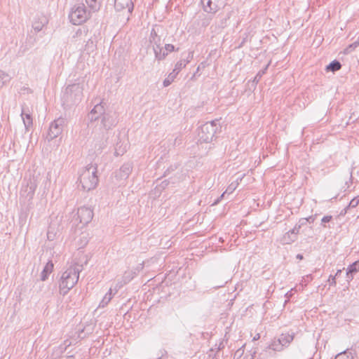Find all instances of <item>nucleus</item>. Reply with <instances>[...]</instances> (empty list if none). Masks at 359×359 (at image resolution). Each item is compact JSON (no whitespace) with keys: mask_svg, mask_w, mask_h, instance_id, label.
<instances>
[{"mask_svg":"<svg viewBox=\"0 0 359 359\" xmlns=\"http://www.w3.org/2000/svg\"><path fill=\"white\" fill-rule=\"evenodd\" d=\"M259 339V334H257L254 337L253 340H257V339Z\"/></svg>","mask_w":359,"mask_h":359,"instance_id":"46","label":"nucleus"},{"mask_svg":"<svg viewBox=\"0 0 359 359\" xmlns=\"http://www.w3.org/2000/svg\"><path fill=\"white\" fill-rule=\"evenodd\" d=\"M47 237L48 240H53V236H52L51 233L49 231L47 233Z\"/></svg>","mask_w":359,"mask_h":359,"instance_id":"42","label":"nucleus"},{"mask_svg":"<svg viewBox=\"0 0 359 359\" xmlns=\"http://www.w3.org/2000/svg\"><path fill=\"white\" fill-rule=\"evenodd\" d=\"M239 184V182H231L227 187V189H226V191L221 195L220 196V198H223L224 196L226 194H231L233 193L236 189L237 188V187L238 186Z\"/></svg>","mask_w":359,"mask_h":359,"instance_id":"27","label":"nucleus"},{"mask_svg":"<svg viewBox=\"0 0 359 359\" xmlns=\"http://www.w3.org/2000/svg\"><path fill=\"white\" fill-rule=\"evenodd\" d=\"M95 44L94 41L91 39H89L86 44L85 50L88 53H90L93 52L95 50Z\"/></svg>","mask_w":359,"mask_h":359,"instance_id":"31","label":"nucleus"},{"mask_svg":"<svg viewBox=\"0 0 359 359\" xmlns=\"http://www.w3.org/2000/svg\"><path fill=\"white\" fill-rule=\"evenodd\" d=\"M93 217V212L90 208L88 207H81L77 211V219L80 223L86 225L88 224Z\"/></svg>","mask_w":359,"mask_h":359,"instance_id":"11","label":"nucleus"},{"mask_svg":"<svg viewBox=\"0 0 359 359\" xmlns=\"http://www.w3.org/2000/svg\"><path fill=\"white\" fill-rule=\"evenodd\" d=\"M83 88L79 83L68 86L65 89V94L70 96L74 102L80 100L82 97Z\"/></svg>","mask_w":359,"mask_h":359,"instance_id":"10","label":"nucleus"},{"mask_svg":"<svg viewBox=\"0 0 359 359\" xmlns=\"http://www.w3.org/2000/svg\"><path fill=\"white\" fill-rule=\"evenodd\" d=\"M143 269V264H140L136 269H130L127 270L124 272L123 276V280L121 285L127 284L130 280H132L137 274V273L140 271V269Z\"/></svg>","mask_w":359,"mask_h":359,"instance_id":"13","label":"nucleus"},{"mask_svg":"<svg viewBox=\"0 0 359 359\" xmlns=\"http://www.w3.org/2000/svg\"><path fill=\"white\" fill-rule=\"evenodd\" d=\"M359 204V196L353 198L348 205L349 208H355Z\"/></svg>","mask_w":359,"mask_h":359,"instance_id":"33","label":"nucleus"},{"mask_svg":"<svg viewBox=\"0 0 359 359\" xmlns=\"http://www.w3.org/2000/svg\"><path fill=\"white\" fill-rule=\"evenodd\" d=\"M219 199H217L215 202V204H217L218 202H219Z\"/></svg>","mask_w":359,"mask_h":359,"instance_id":"48","label":"nucleus"},{"mask_svg":"<svg viewBox=\"0 0 359 359\" xmlns=\"http://www.w3.org/2000/svg\"><path fill=\"white\" fill-rule=\"evenodd\" d=\"M194 57V52L193 51H190L188 53V56L187 57L186 59H184L185 61H187V64H189L191 60L193 59Z\"/></svg>","mask_w":359,"mask_h":359,"instance_id":"38","label":"nucleus"},{"mask_svg":"<svg viewBox=\"0 0 359 359\" xmlns=\"http://www.w3.org/2000/svg\"><path fill=\"white\" fill-rule=\"evenodd\" d=\"M294 290V289H291L290 291H288L286 294H285V297H287V300L285 301V302H287L289 299L292 296V291Z\"/></svg>","mask_w":359,"mask_h":359,"instance_id":"40","label":"nucleus"},{"mask_svg":"<svg viewBox=\"0 0 359 359\" xmlns=\"http://www.w3.org/2000/svg\"><path fill=\"white\" fill-rule=\"evenodd\" d=\"M34 193L35 191L34 190L30 189V188H28L27 185H26L25 187H22L20 191V194L23 196H25L29 200L33 198Z\"/></svg>","mask_w":359,"mask_h":359,"instance_id":"23","label":"nucleus"},{"mask_svg":"<svg viewBox=\"0 0 359 359\" xmlns=\"http://www.w3.org/2000/svg\"><path fill=\"white\" fill-rule=\"evenodd\" d=\"M296 241V236H294V234H292L291 232L289 231L288 232L285 233V235L283 236L281 239V243L283 245L290 244Z\"/></svg>","mask_w":359,"mask_h":359,"instance_id":"20","label":"nucleus"},{"mask_svg":"<svg viewBox=\"0 0 359 359\" xmlns=\"http://www.w3.org/2000/svg\"><path fill=\"white\" fill-rule=\"evenodd\" d=\"M293 339L294 335L290 334H282L278 338V343H280L283 348L287 347L292 341Z\"/></svg>","mask_w":359,"mask_h":359,"instance_id":"15","label":"nucleus"},{"mask_svg":"<svg viewBox=\"0 0 359 359\" xmlns=\"http://www.w3.org/2000/svg\"><path fill=\"white\" fill-rule=\"evenodd\" d=\"M246 359H253V355H249L248 357H247Z\"/></svg>","mask_w":359,"mask_h":359,"instance_id":"47","label":"nucleus"},{"mask_svg":"<svg viewBox=\"0 0 359 359\" xmlns=\"http://www.w3.org/2000/svg\"><path fill=\"white\" fill-rule=\"evenodd\" d=\"M175 47L172 44H165L163 48V51L168 54V53H171L174 51Z\"/></svg>","mask_w":359,"mask_h":359,"instance_id":"34","label":"nucleus"},{"mask_svg":"<svg viewBox=\"0 0 359 359\" xmlns=\"http://www.w3.org/2000/svg\"><path fill=\"white\" fill-rule=\"evenodd\" d=\"M212 359H214V358H212Z\"/></svg>","mask_w":359,"mask_h":359,"instance_id":"50","label":"nucleus"},{"mask_svg":"<svg viewBox=\"0 0 359 359\" xmlns=\"http://www.w3.org/2000/svg\"><path fill=\"white\" fill-rule=\"evenodd\" d=\"M114 8L116 11H125L128 14V21L134 8L133 0H115Z\"/></svg>","mask_w":359,"mask_h":359,"instance_id":"9","label":"nucleus"},{"mask_svg":"<svg viewBox=\"0 0 359 359\" xmlns=\"http://www.w3.org/2000/svg\"><path fill=\"white\" fill-rule=\"evenodd\" d=\"M97 172L96 165L93 164L82 168L79 172V187L86 191L95 189L98 184Z\"/></svg>","mask_w":359,"mask_h":359,"instance_id":"3","label":"nucleus"},{"mask_svg":"<svg viewBox=\"0 0 359 359\" xmlns=\"http://www.w3.org/2000/svg\"><path fill=\"white\" fill-rule=\"evenodd\" d=\"M81 257H83L84 258V255L83 254H81Z\"/></svg>","mask_w":359,"mask_h":359,"instance_id":"49","label":"nucleus"},{"mask_svg":"<svg viewBox=\"0 0 359 359\" xmlns=\"http://www.w3.org/2000/svg\"><path fill=\"white\" fill-rule=\"evenodd\" d=\"M27 185L28 186V188H30V189L34 190L35 191L37 187L36 180L34 177L30 178L29 181L27 182Z\"/></svg>","mask_w":359,"mask_h":359,"instance_id":"32","label":"nucleus"},{"mask_svg":"<svg viewBox=\"0 0 359 359\" xmlns=\"http://www.w3.org/2000/svg\"><path fill=\"white\" fill-rule=\"evenodd\" d=\"M219 129V121L215 120L207 122L201 126L198 135V142L209 143L213 140Z\"/></svg>","mask_w":359,"mask_h":359,"instance_id":"5","label":"nucleus"},{"mask_svg":"<svg viewBox=\"0 0 359 359\" xmlns=\"http://www.w3.org/2000/svg\"><path fill=\"white\" fill-rule=\"evenodd\" d=\"M297 259H303V255H301V254H298V255H297Z\"/></svg>","mask_w":359,"mask_h":359,"instance_id":"44","label":"nucleus"},{"mask_svg":"<svg viewBox=\"0 0 359 359\" xmlns=\"http://www.w3.org/2000/svg\"><path fill=\"white\" fill-rule=\"evenodd\" d=\"M332 219V216H324L322 219H321V222L322 223H327V222H329L330 220Z\"/></svg>","mask_w":359,"mask_h":359,"instance_id":"39","label":"nucleus"},{"mask_svg":"<svg viewBox=\"0 0 359 359\" xmlns=\"http://www.w3.org/2000/svg\"><path fill=\"white\" fill-rule=\"evenodd\" d=\"M149 40L152 46L156 59L158 60H163L166 57L167 53L163 51L161 38L157 34L154 28L151 31Z\"/></svg>","mask_w":359,"mask_h":359,"instance_id":"6","label":"nucleus"},{"mask_svg":"<svg viewBox=\"0 0 359 359\" xmlns=\"http://www.w3.org/2000/svg\"><path fill=\"white\" fill-rule=\"evenodd\" d=\"M264 73V71H263L262 73H261V72H259V73L257 74V76H256L255 79H257V76L261 77V76H262V75Z\"/></svg>","mask_w":359,"mask_h":359,"instance_id":"45","label":"nucleus"},{"mask_svg":"<svg viewBox=\"0 0 359 359\" xmlns=\"http://www.w3.org/2000/svg\"><path fill=\"white\" fill-rule=\"evenodd\" d=\"M126 149H127V144H126L124 146V147L123 149H121V147L118 146V144H117L116 148V153L118 155H121L126 151Z\"/></svg>","mask_w":359,"mask_h":359,"instance_id":"35","label":"nucleus"},{"mask_svg":"<svg viewBox=\"0 0 359 359\" xmlns=\"http://www.w3.org/2000/svg\"><path fill=\"white\" fill-rule=\"evenodd\" d=\"M83 270V264L74 260L64 271L59 281L60 293L65 296L74 287L79 280L80 272Z\"/></svg>","mask_w":359,"mask_h":359,"instance_id":"2","label":"nucleus"},{"mask_svg":"<svg viewBox=\"0 0 359 359\" xmlns=\"http://www.w3.org/2000/svg\"><path fill=\"white\" fill-rule=\"evenodd\" d=\"M301 226L300 225H296L292 229H291L290 231L292 234H294V236H296V238H297V234L299 232Z\"/></svg>","mask_w":359,"mask_h":359,"instance_id":"36","label":"nucleus"},{"mask_svg":"<svg viewBox=\"0 0 359 359\" xmlns=\"http://www.w3.org/2000/svg\"><path fill=\"white\" fill-rule=\"evenodd\" d=\"M201 4L205 12L215 13L220 8L224 7L226 0H201Z\"/></svg>","mask_w":359,"mask_h":359,"instance_id":"8","label":"nucleus"},{"mask_svg":"<svg viewBox=\"0 0 359 359\" xmlns=\"http://www.w3.org/2000/svg\"><path fill=\"white\" fill-rule=\"evenodd\" d=\"M334 359H353V357L351 353L348 352L347 350L344 351L339 353H338Z\"/></svg>","mask_w":359,"mask_h":359,"instance_id":"28","label":"nucleus"},{"mask_svg":"<svg viewBox=\"0 0 359 359\" xmlns=\"http://www.w3.org/2000/svg\"><path fill=\"white\" fill-rule=\"evenodd\" d=\"M187 65V61H185L184 60H180L178 61L174 68V71L176 72L177 74H179V72L184 68Z\"/></svg>","mask_w":359,"mask_h":359,"instance_id":"30","label":"nucleus"},{"mask_svg":"<svg viewBox=\"0 0 359 359\" xmlns=\"http://www.w3.org/2000/svg\"><path fill=\"white\" fill-rule=\"evenodd\" d=\"M47 23L48 20L44 15L39 16L34 20L32 27L36 32H39L42 30L43 27Z\"/></svg>","mask_w":359,"mask_h":359,"instance_id":"14","label":"nucleus"},{"mask_svg":"<svg viewBox=\"0 0 359 359\" xmlns=\"http://www.w3.org/2000/svg\"><path fill=\"white\" fill-rule=\"evenodd\" d=\"M245 177V174L241 175V176L238 177L236 180L233 182H241L243 178Z\"/></svg>","mask_w":359,"mask_h":359,"instance_id":"41","label":"nucleus"},{"mask_svg":"<svg viewBox=\"0 0 359 359\" xmlns=\"http://www.w3.org/2000/svg\"><path fill=\"white\" fill-rule=\"evenodd\" d=\"M88 126L95 131L100 130L102 135L97 150H100L106 142L105 133L111 129L117 123L116 116L114 113L105 112L104 105L102 102L97 103L88 116Z\"/></svg>","mask_w":359,"mask_h":359,"instance_id":"1","label":"nucleus"},{"mask_svg":"<svg viewBox=\"0 0 359 359\" xmlns=\"http://www.w3.org/2000/svg\"><path fill=\"white\" fill-rule=\"evenodd\" d=\"M284 349L283 346L278 343V339H273L270 344L266 348L265 351L267 352L269 350H272L274 351H281Z\"/></svg>","mask_w":359,"mask_h":359,"instance_id":"17","label":"nucleus"},{"mask_svg":"<svg viewBox=\"0 0 359 359\" xmlns=\"http://www.w3.org/2000/svg\"><path fill=\"white\" fill-rule=\"evenodd\" d=\"M53 263L52 261H49L45 265L41 273V280L44 281L48 278L49 274H50L53 270Z\"/></svg>","mask_w":359,"mask_h":359,"instance_id":"16","label":"nucleus"},{"mask_svg":"<svg viewBox=\"0 0 359 359\" xmlns=\"http://www.w3.org/2000/svg\"><path fill=\"white\" fill-rule=\"evenodd\" d=\"M67 125V119L63 117H59L54 120L50 124L48 131L46 135V140L50 142L60 135L63 131L64 127Z\"/></svg>","mask_w":359,"mask_h":359,"instance_id":"7","label":"nucleus"},{"mask_svg":"<svg viewBox=\"0 0 359 359\" xmlns=\"http://www.w3.org/2000/svg\"><path fill=\"white\" fill-rule=\"evenodd\" d=\"M341 67V63L339 61L334 60L327 66L326 69L327 71L335 72L340 69Z\"/></svg>","mask_w":359,"mask_h":359,"instance_id":"26","label":"nucleus"},{"mask_svg":"<svg viewBox=\"0 0 359 359\" xmlns=\"http://www.w3.org/2000/svg\"><path fill=\"white\" fill-rule=\"evenodd\" d=\"M92 13H94L89 8L86 9L84 4H76L72 8L69 14L70 22L75 25H81L88 20Z\"/></svg>","mask_w":359,"mask_h":359,"instance_id":"4","label":"nucleus"},{"mask_svg":"<svg viewBox=\"0 0 359 359\" xmlns=\"http://www.w3.org/2000/svg\"><path fill=\"white\" fill-rule=\"evenodd\" d=\"M132 171V165L130 163L123 164L118 170L115 172V177L117 181L121 182L126 180Z\"/></svg>","mask_w":359,"mask_h":359,"instance_id":"12","label":"nucleus"},{"mask_svg":"<svg viewBox=\"0 0 359 359\" xmlns=\"http://www.w3.org/2000/svg\"><path fill=\"white\" fill-rule=\"evenodd\" d=\"M11 80L10 76L4 72V71L0 70V89L7 83H8Z\"/></svg>","mask_w":359,"mask_h":359,"instance_id":"25","label":"nucleus"},{"mask_svg":"<svg viewBox=\"0 0 359 359\" xmlns=\"http://www.w3.org/2000/svg\"><path fill=\"white\" fill-rule=\"evenodd\" d=\"M21 116L23 121L26 130H29V128L32 126V118L29 114L25 113L24 110L21 112Z\"/></svg>","mask_w":359,"mask_h":359,"instance_id":"18","label":"nucleus"},{"mask_svg":"<svg viewBox=\"0 0 359 359\" xmlns=\"http://www.w3.org/2000/svg\"><path fill=\"white\" fill-rule=\"evenodd\" d=\"M111 299H112L111 289H109V292L104 296V297L100 302L98 308L105 307L110 302Z\"/></svg>","mask_w":359,"mask_h":359,"instance_id":"21","label":"nucleus"},{"mask_svg":"<svg viewBox=\"0 0 359 359\" xmlns=\"http://www.w3.org/2000/svg\"><path fill=\"white\" fill-rule=\"evenodd\" d=\"M328 281L331 285H336V277L334 276L330 275L328 279Z\"/></svg>","mask_w":359,"mask_h":359,"instance_id":"37","label":"nucleus"},{"mask_svg":"<svg viewBox=\"0 0 359 359\" xmlns=\"http://www.w3.org/2000/svg\"><path fill=\"white\" fill-rule=\"evenodd\" d=\"M359 271V262L351 264L347 269L346 276L348 279L353 278V274Z\"/></svg>","mask_w":359,"mask_h":359,"instance_id":"19","label":"nucleus"},{"mask_svg":"<svg viewBox=\"0 0 359 359\" xmlns=\"http://www.w3.org/2000/svg\"><path fill=\"white\" fill-rule=\"evenodd\" d=\"M88 8L93 12H96L100 9V4L98 0H85Z\"/></svg>","mask_w":359,"mask_h":359,"instance_id":"22","label":"nucleus"},{"mask_svg":"<svg viewBox=\"0 0 359 359\" xmlns=\"http://www.w3.org/2000/svg\"><path fill=\"white\" fill-rule=\"evenodd\" d=\"M359 46V39L356 40L353 43L350 44L344 50V53L346 55L350 54Z\"/></svg>","mask_w":359,"mask_h":359,"instance_id":"29","label":"nucleus"},{"mask_svg":"<svg viewBox=\"0 0 359 359\" xmlns=\"http://www.w3.org/2000/svg\"><path fill=\"white\" fill-rule=\"evenodd\" d=\"M178 74L174 70L165 78L163 81V86L167 87L170 86L175 80Z\"/></svg>","mask_w":359,"mask_h":359,"instance_id":"24","label":"nucleus"},{"mask_svg":"<svg viewBox=\"0 0 359 359\" xmlns=\"http://www.w3.org/2000/svg\"><path fill=\"white\" fill-rule=\"evenodd\" d=\"M341 273V269L337 270V273H335L334 276H335L336 278H337V277H338V276L340 275V273Z\"/></svg>","mask_w":359,"mask_h":359,"instance_id":"43","label":"nucleus"}]
</instances>
